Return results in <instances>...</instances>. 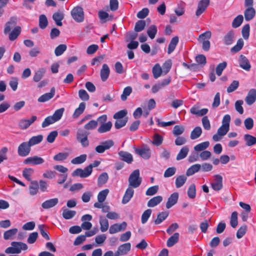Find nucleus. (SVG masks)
Returning a JSON list of instances; mask_svg holds the SVG:
<instances>
[{"label":"nucleus","mask_w":256,"mask_h":256,"mask_svg":"<svg viewBox=\"0 0 256 256\" xmlns=\"http://www.w3.org/2000/svg\"><path fill=\"white\" fill-rule=\"evenodd\" d=\"M128 186L134 188H137L140 185L142 178L140 176L139 170H135L131 173L128 178Z\"/></svg>","instance_id":"1"},{"label":"nucleus","mask_w":256,"mask_h":256,"mask_svg":"<svg viewBox=\"0 0 256 256\" xmlns=\"http://www.w3.org/2000/svg\"><path fill=\"white\" fill-rule=\"evenodd\" d=\"M212 33L210 31H206L202 34L198 38L199 40L202 41V49L205 51H208L210 48V42L208 40H205L206 38L210 39L211 37Z\"/></svg>","instance_id":"2"},{"label":"nucleus","mask_w":256,"mask_h":256,"mask_svg":"<svg viewBox=\"0 0 256 256\" xmlns=\"http://www.w3.org/2000/svg\"><path fill=\"white\" fill-rule=\"evenodd\" d=\"M92 172L91 166H88L84 170L82 168H77L74 170L72 173L73 176H80L82 178H87L90 176Z\"/></svg>","instance_id":"3"},{"label":"nucleus","mask_w":256,"mask_h":256,"mask_svg":"<svg viewBox=\"0 0 256 256\" xmlns=\"http://www.w3.org/2000/svg\"><path fill=\"white\" fill-rule=\"evenodd\" d=\"M71 15L75 21L80 22L84 20V14L82 8L76 6L71 11Z\"/></svg>","instance_id":"4"},{"label":"nucleus","mask_w":256,"mask_h":256,"mask_svg":"<svg viewBox=\"0 0 256 256\" xmlns=\"http://www.w3.org/2000/svg\"><path fill=\"white\" fill-rule=\"evenodd\" d=\"M31 150V146L28 142H23L18 148V153L20 156L24 157L28 156Z\"/></svg>","instance_id":"5"},{"label":"nucleus","mask_w":256,"mask_h":256,"mask_svg":"<svg viewBox=\"0 0 256 256\" xmlns=\"http://www.w3.org/2000/svg\"><path fill=\"white\" fill-rule=\"evenodd\" d=\"M134 149L135 152L143 158L148 160L150 158L151 152L147 146H144L141 148H134Z\"/></svg>","instance_id":"6"},{"label":"nucleus","mask_w":256,"mask_h":256,"mask_svg":"<svg viewBox=\"0 0 256 256\" xmlns=\"http://www.w3.org/2000/svg\"><path fill=\"white\" fill-rule=\"evenodd\" d=\"M230 128L222 125L218 130L217 133L212 136V140L214 142H218L222 140L228 132Z\"/></svg>","instance_id":"7"},{"label":"nucleus","mask_w":256,"mask_h":256,"mask_svg":"<svg viewBox=\"0 0 256 256\" xmlns=\"http://www.w3.org/2000/svg\"><path fill=\"white\" fill-rule=\"evenodd\" d=\"M114 144L112 140H109L102 142V144L96 146L95 148L96 151L100 154L103 153L105 150L110 149Z\"/></svg>","instance_id":"8"},{"label":"nucleus","mask_w":256,"mask_h":256,"mask_svg":"<svg viewBox=\"0 0 256 256\" xmlns=\"http://www.w3.org/2000/svg\"><path fill=\"white\" fill-rule=\"evenodd\" d=\"M44 160L38 156H34L27 158L24 160V163L26 164L38 165L44 162Z\"/></svg>","instance_id":"9"},{"label":"nucleus","mask_w":256,"mask_h":256,"mask_svg":"<svg viewBox=\"0 0 256 256\" xmlns=\"http://www.w3.org/2000/svg\"><path fill=\"white\" fill-rule=\"evenodd\" d=\"M214 179L211 183L212 189L216 191L220 190L222 188V177L220 174H215Z\"/></svg>","instance_id":"10"},{"label":"nucleus","mask_w":256,"mask_h":256,"mask_svg":"<svg viewBox=\"0 0 256 256\" xmlns=\"http://www.w3.org/2000/svg\"><path fill=\"white\" fill-rule=\"evenodd\" d=\"M37 119L36 116H33L30 119H21L18 122V126L22 130L28 128Z\"/></svg>","instance_id":"11"},{"label":"nucleus","mask_w":256,"mask_h":256,"mask_svg":"<svg viewBox=\"0 0 256 256\" xmlns=\"http://www.w3.org/2000/svg\"><path fill=\"white\" fill-rule=\"evenodd\" d=\"M130 248L131 244L130 242L122 244L118 248V250L115 253V256L125 255L130 252Z\"/></svg>","instance_id":"12"},{"label":"nucleus","mask_w":256,"mask_h":256,"mask_svg":"<svg viewBox=\"0 0 256 256\" xmlns=\"http://www.w3.org/2000/svg\"><path fill=\"white\" fill-rule=\"evenodd\" d=\"M127 226L126 222H124L120 224H114L112 225L109 229V232L110 234H114L124 230Z\"/></svg>","instance_id":"13"},{"label":"nucleus","mask_w":256,"mask_h":256,"mask_svg":"<svg viewBox=\"0 0 256 256\" xmlns=\"http://www.w3.org/2000/svg\"><path fill=\"white\" fill-rule=\"evenodd\" d=\"M210 4V0H201L198 4V8L196 12V16L202 14Z\"/></svg>","instance_id":"14"},{"label":"nucleus","mask_w":256,"mask_h":256,"mask_svg":"<svg viewBox=\"0 0 256 256\" xmlns=\"http://www.w3.org/2000/svg\"><path fill=\"white\" fill-rule=\"evenodd\" d=\"M198 105L196 104L190 109V112L198 116H202L206 114L208 112V109L206 108L200 110Z\"/></svg>","instance_id":"15"},{"label":"nucleus","mask_w":256,"mask_h":256,"mask_svg":"<svg viewBox=\"0 0 256 256\" xmlns=\"http://www.w3.org/2000/svg\"><path fill=\"white\" fill-rule=\"evenodd\" d=\"M256 100V90L254 88L250 89L245 98V101L247 104L250 106Z\"/></svg>","instance_id":"16"},{"label":"nucleus","mask_w":256,"mask_h":256,"mask_svg":"<svg viewBox=\"0 0 256 256\" xmlns=\"http://www.w3.org/2000/svg\"><path fill=\"white\" fill-rule=\"evenodd\" d=\"M238 63L240 68L244 70H250L251 66L248 59L244 55H240L238 59Z\"/></svg>","instance_id":"17"},{"label":"nucleus","mask_w":256,"mask_h":256,"mask_svg":"<svg viewBox=\"0 0 256 256\" xmlns=\"http://www.w3.org/2000/svg\"><path fill=\"white\" fill-rule=\"evenodd\" d=\"M133 188H134L130 186H128L122 198V204H126L130 201L134 194V190Z\"/></svg>","instance_id":"18"},{"label":"nucleus","mask_w":256,"mask_h":256,"mask_svg":"<svg viewBox=\"0 0 256 256\" xmlns=\"http://www.w3.org/2000/svg\"><path fill=\"white\" fill-rule=\"evenodd\" d=\"M118 154L122 160H123L128 164H131L133 161V157L130 153L121 150L118 152Z\"/></svg>","instance_id":"19"},{"label":"nucleus","mask_w":256,"mask_h":256,"mask_svg":"<svg viewBox=\"0 0 256 256\" xmlns=\"http://www.w3.org/2000/svg\"><path fill=\"white\" fill-rule=\"evenodd\" d=\"M58 202V198H53L48 200L42 204V206L44 209H49L56 206Z\"/></svg>","instance_id":"20"},{"label":"nucleus","mask_w":256,"mask_h":256,"mask_svg":"<svg viewBox=\"0 0 256 256\" xmlns=\"http://www.w3.org/2000/svg\"><path fill=\"white\" fill-rule=\"evenodd\" d=\"M178 198V192L172 194L166 203V208L168 209L174 206L177 202Z\"/></svg>","instance_id":"21"},{"label":"nucleus","mask_w":256,"mask_h":256,"mask_svg":"<svg viewBox=\"0 0 256 256\" xmlns=\"http://www.w3.org/2000/svg\"><path fill=\"white\" fill-rule=\"evenodd\" d=\"M54 94L55 89L54 88H52L50 92L46 93L41 96L38 98V102H46L52 98L54 96Z\"/></svg>","instance_id":"22"},{"label":"nucleus","mask_w":256,"mask_h":256,"mask_svg":"<svg viewBox=\"0 0 256 256\" xmlns=\"http://www.w3.org/2000/svg\"><path fill=\"white\" fill-rule=\"evenodd\" d=\"M110 74V70L108 65L104 64L102 65L100 70V78L102 82H105L108 78Z\"/></svg>","instance_id":"23"},{"label":"nucleus","mask_w":256,"mask_h":256,"mask_svg":"<svg viewBox=\"0 0 256 256\" xmlns=\"http://www.w3.org/2000/svg\"><path fill=\"white\" fill-rule=\"evenodd\" d=\"M256 15V10L253 7H248L244 12V18L246 21L252 20Z\"/></svg>","instance_id":"24"},{"label":"nucleus","mask_w":256,"mask_h":256,"mask_svg":"<svg viewBox=\"0 0 256 256\" xmlns=\"http://www.w3.org/2000/svg\"><path fill=\"white\" fill-rule=\"evenodd\" d=\"M162 197L160 196L153 197L148 201L147 206L148 207L150 208L154 207L160 203L162 202Z\"/></svg>","instance_id":"25"},{"label":"nucleus","mask_w":256,"mask_h":256,"mask_svg":"<svg viewBox=\"0 0 256 256\" xmlns=\"http://www.w3.org/2000/svg\"><path fill=\"white\" fill-rule=\"evenodd\" d=\"M234 34L232 31L228 32L223 38V42L226 45H230L234 42Z\"/></svg>","instance_id":"26"},{"label":"nucleus","mask_w":256,"mask_h":256,"mask_svg":"<svg viewBox=\"0 0 256 256\" xmlns=\"http://www.w3.org/2000/svg\"><path fill=\"white\" fill-rule=\"evenodd\" d=\"M64 18V14L62 12H54L52 16V18L54 20L56 24L58 26H62V20Z\"/></svg>","instance_id":"27"},{"label":"nucleus","mask_w":256,"mask_h":256,"mask_svg":"<svg viewBox=\"0 0 256 256\" xmlns=\"http://www.w3.org/2000/svg\"><path fill=\"white\" fill-rule=\"evenodd\" d=\"M86 103L84 102H82L81 103H80L78 107L75 110L72 114V118H78L80 114H82L84 112L86 108Z\"/></svg>","instance_id":"28"},{"label":"nucleus","mask_w":256,"mask_h":256,"mask_svg":"<svg viewBox=\"0 0 256 256\" xmlns=\"http://www.w3.org/2000/svg\"><path fill=\"white\" fill-rule=\"evenodd\" d=\"M112 126V122L110 121L105 124H102L98 128V132L100 134L105 133L109 132L111 130Z\"/></svg>","instance_id":"29"},{"label":"nucleus","mask_w":256,"mask_h":256,"mask_svg":"<svg viewBox=\"0 0 256 256\" xmlns=\"http://www.w3.org/2000/svg\"><path fill=\"white\" fill-rule=\"evenodd\" d=\"M16 18H12L10 20L7 22L6 24V26L4 30V34L9 33L11 30L16 26Z\"/></svg>","instance_id":"30"},{"label":"nucleus","mask_w":256,"mask_h":256,"mask_svg":"<svg viewBox=\"0 0 256 256\" xmlns=\"http://www.w3.org/2000/svg\"><path fill=\"white\" fill-rule=\"evenodd\" d=\"M244 140L246 146H250L256 144V137L249 134L244 136Z\"/></svg>","instance_id":"31"},{"label":"nucleus","mask_w":256,"mask_h":256,"mask_svg":"<svg viewBox=\"0 0 256 256\" xmlns=\"http://www.w3.org/2000/svg\"><path fill=\"white\" fill-rule=\"evenodd\" d=\"M11 245L14 247L15 250H18V254L22 250H26L28 248L27 245L22 242H12Z\"/></svg>","instance_id":"32"},{"label":"nucleus","mask_w":256,"mask_h":256,"mask_svg":"<svg viewBox=\"0 0 256 256\" xmlns=\"http://www.w3.org/2000/svg\"><path fill=\"white\" fill-rule=\"evenodd\" d=\"M179 234L174 233L167 240L166 245L168 247H172L178 242L179 239Z\"/></svg>","instance_id":"33"},{"label":"nucleus","mask_w":256,"mask_h":256,"mask_svg":"<svg viewBox=\"0 0 256 256\" xmlns=\"http://www.w3.org/2000/svg\"><path fill=\"white\" fill-rule=\"evenodd\" d=\"M43 136L38 134L36 136H32L28 140V142L30 145L32 146L34 145L38 144L41 142L43 140Z\"/></svg>","instance_id":"34"},{"label":"nucleus","mask_w":256,"mask_h":256,"mask_svg":"<svg viewBox=\"0 0 256 256\" xmlns=\"http://www.w3.org/2000/svg\"><path fill=\"white\" fill-rule=\"evenodd\" d=\"M201 168V165L200 164H194L189 168L186 172L187 176H190L194 174L196 172H198Z\"/></svg>","instance_id":"35"},{"label":"nucleus","mask_w":256,"mask_h":256,"mask_svg":"<svg viewBox=\"0 0 256 256\" xmlns=\"http://www.w3.org/2000/svg\"><path fill=\"white\" fill-rule=\"evenodd\" d=\"M18 232V230L16 228H14L6 231L4 234V238L6 240L12 239Z\"/></svg>","instance_id":"36"},{"label":"nucleus","mask_w":256,"mask_h":256,"mask_svg":"<svg viewBox=\"0 0 256 256\" xmlns=\"http://www.w3.org/2000/svg\"><path fill=\"white\" fill-rule=\"evenodd\" d=\"M100 229L102 232H105L108 230L109 224L106 218L100 216Z\"/></svg>","instance_id":"37"},{"label":"nucleus","mask_w":256,"mask_h":256,"mask_svg":"<svg viewBox=\"0 0 256 256\" xmlns=\"http://www.w3.org/2000/svg\"><path fill=\"white\" fill-rule=\"evenodd\" d=\"M189 152V148L187 146H183L180 150V152L176 156V159L177 160H182L186 158L188 152Z\"/></svg>","instance_id":"38"},{"label":"nucleus","mask_w":256,"mask_h":256,"mask_svg":"<svg viewBox=\"0 0 256 256\" xmlns=\"http://www.w3.org/2000/svg\"><path fill=\"white\" fill-rule=\"evenodd\" d=\"M178 42V36H174L172 38L168 46V54H170L174 50Z\"/></svg>","instance_id":"39"},{"label":"nucleus","mask_w":256,"mask_h":256,"mask_svg":"<svg viewBox=\"0 0 256 256\" xmlns=\"http://www.w3.org/2000/svg\"><path fill=\"white\" fill-rule=\"evenodd\" d=\"M76 214V212L74 210H69L66 208H62V216L66 220L72 218Z\"/></svg>","instance_id":"40"},{"label":"nucleus","mask_w":256,"mask_h":256,"mask_svg":"<svg viewBox=\"0 0 256 256\" xmlns=\"http://www.w3.org/2000/svg\"><path fill=\"white\" fill-rule=\"evenodd\" d=\"M168 212H160L158 214L157 218L154 220V224H158L162 223L164 220H165L168 216Z\"/></svg>","instance_id":"41"},{"label":"nucleus","mask_w":256,"mask_h":256,"mask_svg":"<svg viewBox=\"0 0 256 256\" xmlns=\"http://www.w3.org/2000/svg\"><path fill=\"white\" fill-rule=\"evenodd\" d=\"M152 72L154 78L156 79L159 78L162 74V69L159 64H156L152 68Z\"/></svg>","instance_id":"42"},{"label":"nucleus","mask_w":256,"mask_h":256,"mask_svg":"<svg viewBox=\"0 0 256 256\" xmlns=\"http://www.w3.org/2000/svg\"><path fill=\"white\" fill-rule=\"evenodd\" d=\"M202 133V129L200 126H196L192 131L190 138L192 140L198 138Z\"/></svg>","instance_id":"43"},{"label":"nucleus","mask_w":256,"mask_h":256,"mask_svg":"<svg viewBox=\"0 0 256 256\" xmlns=\"http://www.w3.org/2000/svg\"><path fill=\"white\" fill-rule=\"evenodd\" d=\"M21 32V28L20 26H16L14 29L10 33L9 39L10 40H15L19 36Z\"/></svg>","instance_id":"44"},{"label":"nucleus","mask_w":256,"mask_h":256,"mask_svg":"<svg viewBox=\"0 0 256 256\" xmlns=\"http://www.w3.org/2000/svg\"><path fill=\"white\" fill-rule=\"evenodd\" d=\"M109 190L108 189H104L100 191L98 195V203H102L106 199V198L108 194Z\"/></svg>","instance_id":"45"},{"label":"nucleus","mask_w":256,"mask_h":256,"mask_svg":"<svg viewBox=\"0 0 256 256\" xmlns=\"http://www.w3.org/2000/svg\"><path fill=\"white\" fill-rule=\"evenodd\" d=\"M187 178L184 175L178 176L176 179V188L182 187L186 182Z\"/></svg>","instance_id":"46"},{"label":"nucleus","mask_w":256,"mask_h":256,"mask_svg":"<svg viewBox=\"0 0 256 256\" xmlns=\"http://www.w3.org/2000/svg\"><path fill=\"white\" fill-rule=\"evenodd\" d=\"M163 142V137L158 134H155L152 136V144L156 146H159L162 144Z\"/></svg>","instance_id":"47"},{"label":"nucleus","mask_w":256,"mask_h":256,"mask_svg":"<svg viewBox=\"0 0 256 256\" xmlns=\"http://www.w3.org/2000/svg\"><path fill=\"white\" fill-rule=\"evenodd\" d=\"M244 20L243 16L239 14L236 16L232 21V26L234 28H237L239 27L242 24Z\"/></svg>","instance_id":"48"},{"label":"nucleus","mask_w":256,"mask_h":256,"mask_svg":"<svg viewBox=\"0 0 256 256\" xmlns=\"http://www.w3.org/2000/svg\"><path fill=\"white\" fill-rule=\"evenodd\" d=\"M31 185L30 186V194L31 196L36 194L38 192V184L36 180L32 181Z\"/></svg>","instance_id":"49"},{"label":"nucleus","mask_w":256,"mask_h":256,"mask_svg":"<svg viewBox=\"0 0 256 256\" xmlns=\"http://www.w3.org/2000/svg\"><path fill=\"white\" fill-rule=\"evenodd\" d=\"M44 72L45 70L44 68L39 69L34 73L33 80L36 82H38L42 78Z\"/></svg>","instance_id":"50"},{"label":"nucleus","mask_w":256,"mask_h":256,"mask_svg":"<svg viewBox=\"0 0 256 256\" xmlns=\"http://www.w3.org/2000/svg\"><path fill=\"white\" fill-rule=\"evenodd\" d=\"M34 172V170L32 168H25L22 171V176L28 181H31V176Z\"/></svg>","instance_id":"51"},{"label":"nucleus","mask_w":256,"mask_h":256,"mask_svg":"<svg viewBox=\"0 0 256 256\" xmlns=\"http://www.w3.org/2000/svg\"><path fill=\"white\" fill-rule=\"evenodd\" d=\"M86 159V154H84L73 158L71 160V162L74 164H80L84 162Z\"/></svg>","instance_id":"52"},{"label":"nucleus","mask_w":256,"mask_h":256,"mask_svg":"<svg viewBox=\"0 0 256 256\" xmlns=\"http://www.w3.org/2000/svg\"><path fill=\"white\" fill-rule=\"evenodd\" d=\"M210 145V142L208 141L204 142L198 144L194 147V150L196 151L200 152L206 149Z\"/></svg>","instance_id":"53"},{"label":"nucleus","mask_w":256,"mask_h":256,"mask_svg":"<svg viewBox=\"0 0 256 256\" xmlns=\"http://www.w3.org/2000/svg\"><path fill=\"white\" fill-rule=\"evenodd\" d=\"M244 44V42L242 39L240 38L237 41L236 44L231 48V52H239L242 48Z\"/></svg>","instance_id":"54"},{"label":"nucleus","mask_w":256,"mask_h":256,"mask_svg":"<svg viewBox=\"0 0 256 256\" xmlns=\"http://www.w3.org/2000/svg\"><path fill=\"white\" fill-rule=\"evenodd\" d=\"M157 32V28L155 25H151L147 30V34L151 39H154Z\"/></svg>","instance_id":"55"},{"label":"nucleus","mask_w":256,"mask_h":256,"mask_svg":"<svg viewBox=\"0 0 256 256\" xmlns=\"http://www.w3.org/2000/svg\"><path fill=\"white\" fill-rule=\"evenodd\" d=\"M108 178V176L107 173L103 172L98 178V186H102L105 184Z\"/></svg>","instance_id":"56"},{"label":"nucleus","mask_w":256,"mask_h":256,"mask_svg":"<svg viewBox=\"0 0 256 256\" xmlns=\"http://www.w3.org/2000/svg\"><path fill=\"white\" fill-rule=\"evenodd\" d=\"M48 24V19L44 14L40 15L39 17V26L42 29L45 28Z\"/></svg>","instance_id":"57"},{"label":"nucleus","mask_w":256,"mask_h":256,"mask_svg":"<svg viewBox=\"0 0 256 256\" xmlns=\"http://www.w3.org/2000/svg\"><path fill=\"white\" fill-rule=\"evenodd\" d=\"M64 108H59L55 111L54 114L52 116L54 120L56 122L59 120L62 117L64 112Z\"/></svg>","instance_id":"58"},{"label":"nucleus","mask_w":256,"mask_h":256,"mask_svg":"<svg viewBox=\"0 0 256 256\" xmlns=\"http://www.w3.org/2000/svg\"><path fill=\"white\" fill-rule=\"evenodd\" d=\"M146 26V22L143 20H138L135 25L134 30L136 32H140L144 30Z\"/></svg>","instance_id":"59"},{"label":"nucleus","mask_w":256,"mask_h":256,"mask_svg":"<svg viewBox=\"0 0 256 256\" xmlns=\"http://www.w3.org/2000/svg\"><path fill=\"white\" fill-rule=\"evenodd\" d=\"M67 46L64 44H61L58 46L54 50V54L56 56H61L66 50Z\"/></svg>","instance_id":"60"},{"label":"nucleus","mask_w":256,"mask_h":256,"mask_svg":"<svg viewBox=\"0 0 256 256\" xmlns=\"http://www.w3.org/2000/svg\"><path fill=\"white\" fill-rule=\"evenodd\" d=\"M8 152V148L6 146L2 148L0 150V164L4 160H8V156L6 155Z\"/></svg>","instance_id":"61"},{"label":"nucleus","mask_w":256,"mask_h":256,"mask_svg":"<svg viewBox=\"0 0 256 256\" xmlns=\"http://www.w3.org/2000/svg\"><path fill=\"white\" fill-rule=\"evenodd\" d=\"M116 120V121L114 123V126L116 129H120L124 126L128 122V118H125L124 119Z\"/></svg>","instance_id":"62"},{"label":"nucleus","mask_w":256,"mask_h":256,"mask_svg":"<svg viewBox=\"0 0 256 256\" xmlns=\"http://www.w3.org/2000/svg\"><path fill=\"white\" fill-rule=\"evenodd\" d=\"M132 92V88L130 86L125 88L121 95V99L122 101H125L127 99V97Z\"/></svg>","instance_id":"63"},{"label":"nucleus","mask_w":256,"mask_h":256,"mask_svg":"<svg viewBox=\"0 0 256 256\" xmlns=\"http://www.w3.org/2000/svg\"><path fill=\"white\" fill-rule=\"evenodd\" d=\"M184 130V128L182 126L176 125L174 126L172 134L175 136H178L182 134Z\"/></svg>","instance_id":"64"}]
</instances>
